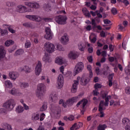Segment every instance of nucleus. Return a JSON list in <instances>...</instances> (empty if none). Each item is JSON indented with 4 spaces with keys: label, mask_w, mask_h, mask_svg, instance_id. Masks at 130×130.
<instances>
[{
    "label": "nucleus",
    "mask_w": 130,
    "mask_h": 130,
    "mask_svg": "<svg viewBox=\"0 0 130 130\" xmlns=\"http://www.w3.org/2000/svg\"><path fill=\"white\" fill-rule=\"evenodd\" d=\"M9 93L14 96H22V95H23L22 92H20L15 88H13L11 91H9Z\"/></svg>",
    "instance_id": "nucleus-14"
},
{
    "label": "nucleus",
    "mask_w": 130,
    "mask_h": 130,
    "mask_svg": "<svg viewBox=\"0 0 130 130\" xmlns=\"http://www.w3.org/2000/svg\"><path fill=\"white\" fill-rule=\"evenodd\" d=\"M59 70L60 73H61V74H62L63 75H64V74L63 73V71H64V67H63V66H61Z\"/></svg>",
    "instance_id": "nucleus-55"
},
{
    "label": "nucleus",
    "mask_w": 130,
    "mask_h": 130,
    "mask_svg": "<svg viewBox=\"0 0 130 130\" xmlns=\"http://www.w3.org/2000/svg\"><path fill=\"white\" fill-rule=\"evenodd\" d=\"M23 53H24V50L23 49H18L15 52L14 55L15 56H18V55H21Z\"/></svg>",
    "instance_id": "nucleus-30"
},
{
    "label": "nucleus",
    "mask_w": 130,
    "mask_h": 130,
    "mask_svg": "<svg viewBox=\"0 0 130 130\" xmlns=\"http://www.w3.org/2000/svg\"><path fill=\"white\" fill-rule=\"evenodd\" d=\"M107 53L106 52V51H103L102 52V53H101L102 56H104V57L106 56Z\"/></svg>",
    "instance_id": "nucleus-64"
},
{
    "label": "nucleus",
    "mask_w": 130,
    "mask_h": 130,
    "mask_svg": "<svg viewBox=\"0 0 130 130\" xmlns=\"http://www.w3.org/2000/svg\"><path fill=\"white\" fill-rule=\"evenodd\" d=\"M74 118L75 117H74V115H71L68 118V119L69 120H74Z\"/></svg>",
    "instance_id": "nucleus-63"
},
{
    "label": "nucleus",
    "mask_w": 130,
    "mask_h": 130,
    "mask_svg": "<svg viewBox=\"0 0 130 130\" xmlns=\"http://www.w3.org/2000/svg\"><path fill=\"white\" fill-rule=\"evenodd\" d=\"M122 122L124 125H129V124H130L129 119L127 118H124Z\"/></svg>",
    "instance_id": "nucleus-34"
},
{
    "label": "nucleus",
    "mask_w": 130,
    "mask_h": 130,
    "mask_svg": "<svg viewBox=\"0 0 130 130\" xmlns=\"http://www.w3.org/2000/svg\"><path fill=\"white\" fill-rule=\"evenodd\" d=\"M124 71L126 74L130 75V65H128L127 67H126Z\"/></svg>",
    "instance_id": "nucleus-45"
},
{
    "label": "nucleus",
    "mask_w": 130,
    "mask_h": 130,
    "mask_svg": "<svg viewBox=\"0 0 130 130\" xmlns=\"http://www.w3.org/2000/svg\"><path fill=\"white\" fill-rule=\"evenodd\" d=\"M24 5L28 7L29 9L27 10V7L24 5H19L17 6L19 13H27V12H33L32 9L38 10L40 9V4L36 2H25Z\"/></svg>",
    "instance_id": "nucleus-1"
},
{
    "label": "nucleus",
    "mask_w": 130,
    "mask_h": 130,
    "mask_svg": "<svg viewBox=\"0 0 130 130\" xmlns=\"http://www.w3.org/2000/svg\"><path fill=\"white\" fill-rule=\"evenodd\" d=\"M82 12L84 16H86V17H87V18H91V15L90 14V12H89V11H88V9H87V8H83Z\"/></svg>",
    "instance_id": "nucleus-25"
},
{
    "label": "nucleus",
    "mask_w": 130,
    "mask_h": 130,
    "mask_svg": "<svg viewBox=\"0 0 130 130\" xmlns=\"http://www.w3.org/2000/svg\"><path fill=\"white\" fill-rule=\"evenodd\" d=\"M6 26L7 28L8 29L9 32L12 34L16 33V31L13 29V26L12 25H8L7 24L5 25Z\"/></svg>",
    "instance_id": "nucleus-33"
},
{
    "label": "nucleus",
    "mask_w": 130,
    "mask_h": 130,
    "mask_svg": "<svg viewBox=\"0 0 130 130\" xmlns=\"http://www.w3.org/2000/svg\"><path fill=\"white\" fill-rule=\"evenodd\" d=\"M79 128L78 127V124L77 123H75L73 125V126L70 128L71 130H77Z\"/></svg>",
    "instance_id": "nucleus-43"
},
{
    "label": "nucleus",
    "mask_w": 130,
    "mask_h": 130,
    "mask_svg": "<svg viewBox=\"0 0 130 130\" xmlns=\"http://www.w3.org/2000/svg\"><path fill=\"white\" fill-rule=\"evenodd\" d=\"M109 49H110L111 52L113 51V50H114V48L113 47V45H112L111 44L110 45H109Z\"/></svg>",
    "instance_id": "nucleus-62"
},
{
    "label": "nucleus",
    "mask_w": 130,
    "mask_h": 130,
    "mask_svg": "<svg viewBox=\"0 0 130 130\" xmlns=\"http://www.w3.org/2000/svg\"><path fill=\"white\" fill-rule=\"evenodd\" d=\"M50 100L52 101V102H54V103H55L56 101L58 100V98L57 97V95L56 94H55L54 95L51 94L50 95Z\"/></svg>",
    "instance_id": "nucleus-23"
},
{
    "label": "nucleus",
    "mask_w": 130,
    "mask_h": 130,
    "mask_svg": "<svg viewBox=\"0 0 130 130\" xmlns=\"http://www.w3.org/2000/svg\"><path fill=\"white\" fill-rule=\"evenodd\" d=\"M67 61L64 60L62 58H56L55 60V63L57 64H63V63H66Z\"/></svg>",
    "instance_id": "nucleus-21"
},
{
    "label": "nucleus",
    "mask_w": 130,
    "mask_h": 130,
    "mask_svg": "<svg viewBox=\"0 0 130 130\" xmlns=\"http://www.w3.org/2000/svg\"><path fill=\"white\" fill-rule=\"evenodd\" d=\"M84 69V64L82 62H78L76 66L74 69V73L75 75L81 73Z\"/></svg>",
    "instance_id": "nucleus-8"
},
{
    "label": "nucleus",
    "mask_w": 130,
    "mask_h": 130,
    "mask_svg": "<svg viewBox=\"0 0 130 130\" xmlns=\"http://www.w3.org/2000/svg\"><path fill=\"white\" fill-rule=\"evenodd\" d=\"M91 25L93 26V28H95L96 27V22H95V19H92L91 20Z\"/></svg>",
    "instance_id": "nucleus-51"
},
{
    "label": "nucleus",
    "mask_w": 130,
    "mask_h": 130,
    "mask_svg": "<svg viewBox=\"0 0 130 130\" xmlns=\"http://www.w3.org/2000/svg\"><path fill=\"white\" fill-rule=\"evenodd\" d=\"M14 41L12 40H7L5 43V46L9 47L10 45H13L14 44Z\"/></svg>",
    "instance_id": "nucleus-32"
},
{
    "label": "nucleus",
    "mask_w": 130,
    "mask_h": 130,
    "mask_svg": "<svg viewBox=\"0 0 130 130\" xmlns=\"http://www.w3.org/2000/svg\"><path fill=\"white\" fill-rule=\"evenodd\" d=\"M31 46V43L29 41H26L25 44V48H29Z\"/></svg>",
    "instance_id": "nucleus-46"
},
{
    "label": "nucleus",
    "mask_w": 130,
    "mask_h": 130,
    "mask_svg": "<svg viewBox=\"0 0 130 130\" xmlns=\"http://www.w3.org/2000/svg\"><path fill=\"white\" fill-rule=\"evenodd\" d=\"M42 71V63H41V61H38V63L36 64V67L35 68V75L36 76H39Z\"/></svg>",
    "instance_id": "nucleus-10"
},
{
    "label": "nucleus",
    "mask_w": 130,
    "mask_h": 130,
    "mask_svg": "<svg viewBox=\"0 0 130 130\" xmlns=\"http://www.w3.org/2000/svg\"><path fill=\"white\" fill-rule=\"evenodd\" d=\"M44 117H45V114L42 113L40 117V121H43V120L44 119Z\"/></svg>",
    "instance_id": "nucleus-50"
},
{
    "label": "nucleus",
    "mask_w": 130,
    "mask_h": 130,
    "mask_svg": "<svg viewBox=\"0 0 130 130\" xmlns=\"http://www.w3.org/2000/svg\"><path fill=\"white\" fill-rule=\"evenodd\" d=\"M44 48L49 53H52V52H54L55 47L53 44L49 42H46L44 45Z\"/></svg>",
    "instance_id": "nucleus-4"
},
{
    "label": "nucleus",
    "mask_w": 130,
    "mask_h": 130,
    "mask_svg": "<svg viewBox=\"0 0 130 130\" xmlns=\"http://www.w3.org/2000/svg\"><path fill=\"white\" fill-rule=\"evenodd\" d=\"M104 22L105 24H110L111 23V21H110L108 19H105V20H104Z\"/></svg>",
    "instance_id": "nucleus-58"
},
{
    "label": "nucleus",
    "mask_w": 130,
    "mask_h": 130,
    "mask_svg": "<svg viewBox=\"0 0 130 130\" xmlns=\"http://www.w3.org/2000/svg\"><path fill=\"white\" fill-rule=\"evenodd\" d=\"M125 92L126 94H128V95H129L130 94V87H127L125 88Z\"/></svg>",
    "instance_id": "nucleus-56"
},
{
    "label": "nucleus",
    "mask_w": 130,
    "mask_h": 130,
    "mask_svg": "<svg viewBox=\"0 0 130 130\" xmlns=\"http://www.w3.org/2000/svg\"><path fill=\"white\" fill-rule=\"evenodd\" d=\"M43 20L45 22H51L52 21V19L49 18H44Z\"/></svg>",
    "instance_id": "nucleus-52"
},
{
    "label": "nucleus",
    "mask_w": 130,
    "mask_h": 130,
    "mask_svg": "<svg viewBox=\"0 0 130 130\" xmlns=\"http://www.w3.org/2000/svg\"><path fill=\"white\" fill-rule=\"evenodd\" d=\"M80 79H81L80 77H77L76 80L74 81V84H73L71 89L72 93H76V92H77V89L78 88V85H79V81H80Z\"/></svg>",
    "instance_id": "nucleus-12"
},
{
    "label": "nucleus",
    "mask_w": 130,
    "mask_h": 130,
    "mask_svg": "<svg viewBox=\"0 0 130 130\" xmlns=\"http://www.w3.org/2000/svg\"><path fill=\"white\" fill-rule=\"evenodd\" d=\"M111 11V13L114 15H116V14H117V10L115 8H113Z\"/></svg>",
    "instance_id": "nucleus-49"
},
{
    "label": "nucleus",
    "mask_w": 130,
    "mask_h": 130,
    "mask_svg": "<svg viewBox=\"0 0 130 130\" xmlns=\"http://www.w3.org/2000/svg\"><path fill=\"white\" fill-rule=\"evenodd\" d=\"M43 60L45 62H50V61H51V59L48 54H45L43 58Z\"/></svg>",
    "instance_id": "nucleus-24"
},
{
    "label": "nucleus",
    "mask_w": 130,
    "mask_h": 130,
    "mask_svg": "<svg viewBox=\"0 0 130 130\" xmlns=\"http://www.w3.org/2000/svg\"><path fill=\"white\" fill-rule=\"evenodd\" d=\"M45 31L46 33L44 36L45 39H47V40H51V39H52V37L53 36V34L50 28L48 27H46Z\"/></svg>",
    "instance_id": "nucleus-7"
},
{
    "label": "nucleus",
    "mask_w": 130,
    "mask_h": 130,
    "mask_svg": "<svg viewBox=\"0 0 130 130\" xmlns=\"http://www.w3.org/2000/svg\"><path fill=\"white\" fill-rule=\"evenodd\" d=\"M45 92H46V87L45 85L43 83L39 84L38 85V91L36 94L38 97H42L45 95Z\"/></svg>",
    "instance_id": "nucleus-3"
},
{
    "label": "nucleus",
    "mask_w": 130,
    "mask_h": 130,
    "mask_svg": "<svg viewBox=\"0 0 130 130\" xmlns=\"http://www.w3.org/2000/svg\"><path fill=\"white\" fill-rule=\"evenodd\" d=\"M60 42L61 43H62V44H67L68 42H69V37H68V35H64L63 36H62L61 37Z\"/></svg>",
    "instance_id": "nucleus-17"
},
{
    "label": "nucleus",
    "mask_w": 130,
    "mask_h": 130,
    "mask_svg": "<svg viewBox=\"0 0 130 130\" xmlns=\"http://www.w3.org/2000/svg\"><path fill=\"white\" fill-rule=\"evenodd\" d=\"M96 5H91L90 7V9H91V10H93V11H95V10L97 9V7L96 6Z\"/></svg>",
    "instance_id": "nucleus-57"
},
{
    "label": "nucleus",
    "mask_w": 130,
    "mask_h": 130,
    "mask_svg": "<svg viewBox=\"0 0 130 130\" xmlns=\"http://www.w3.org/2000/svg\"><path fill=\"white\" fill-rule=\"evenodd\" d=\"M78 56L79 53L76 51H71L68 54V57L71 59H76Z\"/></svg>",
    "instance_id": "nucleus-13"
},
{
    "label": "nucleus",
    "mask_w": 130,
    "mask_h": 130,
    "mask_svg": "<svg viewBox=\"0 0 130 130\" xmlns=\"http://www.w3.org/2000/svg\"><path fill=\"white\" fill-rule=\"evenodd\" d=\"M56 48L57 50H59L61 51H63V50H64V48L62 47V46L59 44H57L56 45Z\"/></svg>",
    "instance_id": "nucleus-39"
},
{
    "label": "nucleus",
    "mask_w": 130,
    "mask_h": 130,
    "mask_svg": "<svg viewBox=\"0 0 130 130\" xmlns=\"http://www.w3.org/2000/svg\"><path fill=\"white\" fill-rule=\"evenodd\" d=\"M78 101H79V98H78V96H75L68 100L67 101V104L70 105H73V103L78 102Z\"/></svg>",
    "instance_id": "nucleus-19"
},
{
    "label": "nucleus",
    "mask_w": 130,
    "mask_h": 130,
    "mask_svg": "<svg viewBox=\"0 0 130 130\" xmlns=\"http://www.w3.org/2000/svg\"><path fill=\"white\" fill-rule=\"evenodd\" d=\"M57 87L58 89H61V87L63 86V76L60 74L57 80Z\"/></svg>",
    "instance_id": "nucleus-11"
},
{
    "label": "nucleus",
    "mask_w": 130,
    "mask_h": 130,
    "mask_svg": "<svg viewBox=\"0 0 130 130\" xmlns=\"http://www.w3.org/2000/svg\"><path fill=\"white\" fill-rule=\"evenodd\" d=\"M24 72L26 73H30L31 72V68H30L28 66H25L24 67Z\"/></svg>",
    "instance_id": "nucleus-44"
},
{
    "label": "nucleus",
    "mask_w": 130,
    "mask_h": 130,
    "mask_svg": "<svg viewBox=\"0 0 130 130\" xmlns=\"http://www.w3.org/2000/svg\"><path fill=\"white\" fill-rule=\"evenodd\" d=\"M102 85H101V84L99 83H96L94 85V88L96 90H98V89H100L101 88H102Z\"/></svg>",
    "instance_id": "nucleus-48"
},
{
    "label": "nucleus",
    "mask_w": 130,
    "mask_h": 130,
    "mask_svg": "<svg viewBox=\"0 0 130 130\" xmlns=\"http://www.w3.org/2000/svg\"><path fill=\"white\" fill-rule=\"evenodd\" d=\"M89 39L91 43H95L96 42V40H97V39H96V37H94L93 38V39H91V37H89Z\"/></svg>",
    "instance_id": "nucleus-54"
},
{
    "label": "nucleus",
    "mask_w": 130,
    "mask_h": 130,
    "mask_svg": "<svg viewBox=\"0 0 130 130\" xmlns=\"http://www.w3.org/2000/svg\"><path fill=\"white\" fill-rule=\"evenodd\" d=\"M0 33L2 36H4V35L8 34V30L6 29H2V28H0Z\"/></svg>",
    "instance_id": "nucleus-41"
},
{
    "label": "nucleus",
    "mask_w": 130,
    "mask_h": 130,
    "mask_svg": "<svg viewBox=\"0 0 130 130\" xmlns=\"http://www.w3.org/2000/svg\"><path fill=\"white\" fill-rule=\"evenodd\" d=\"M107 96V93H104L102 94V98L103 99H105V98H106L105 102H106V98H107V97H109V96L111 97V98L109 99V101L110 100V99H111V96H110V95H108Z\"/></svg>",
    "instance_id": "nucleus-47"
},
{
    "label": "nucleus",
    "mask_w": 130,
    "mask_h": 130,
    "mask_svg": "<svg viewBox=\"0 0 130 130\" xmlns=\"http://www.w3.org/2000/svg\"><path fill=\"white\" fill-rule=\"evenodd\" d=\"M44 9L46 12H49L51 10V6L49 4H44Z\"/></svg>",
    "instance_id": "nucleus-31"
},
{
    "label": "nucleus",
    "mask_w": 130,
    "mask_h": 130,
    "mask_svg": "<svg viewBox=\"0 0 130 130\" xmlns=\"http://www.w3.org/2000/svg\"><path fill=\"white\" fill-rule=\"evenodd\" d=\"M67 20H68L67 16L62 15L56 16L55 18L56 23L60 25H64L65 24H67Z\"/></svg>",
    "instance_id": "nucleus-5"
},
{
    "label": "nucleus",
    "mask_w": 130,
    "mask_h": 130,
    "mask_svg": "<svg viewBox=\"0 0 130 130\" xmlns=\"http://www.w3.org/2000/svg\"><path fill=\"white\" fill-rule=\"evenodd\" d=\"M24 110V107H22L21 106H18L16 107V112L17 113H22Z\"/></svg>",
    "instance_id": "nucleus-28"
},
{
    "label": "nucleus",
    "mask_w": 130,
    "mask_h": 130,
    "mask_svg": "<svg viewBox=\"0 0 130 130\" xmlns=\"http://www.w3.org/2000/svg\"><path fill=\"white\" fill-rule=\"evenodd\" d=\"M113 77H114V74H111L109 75V81H112L113 79Z\"/></svg>",
    "instance_id": "nucleus-53"
},
{
    "label": "nucleus",
    "mask_w": 130,
    "mask_h": 130,
    "mask_svg": "<svg viewBox=\"0 0 130 130\" xmlns=\"http://www.w3.org/2000/svg\"><path fill=\"white\" fill-rule=\"evenodd\" d=\"M25 18L32 21L40 22V21H41V17L38 15H27L25 16Z\"/></svg>",
    "instance_id": "nucleus-9"
},
{
    "label": "nucleus",
    "mask_w": 130,
    "mask_h": 130,
    "mask_svg": "<svg viewBox=\"0 0 130 130\" xmlns=\"http://www.w3.org/2000/svg\"><path fill=\"white\" fill-rule=\"evenodd\" d=\"M15 105L16 103L15 102V101L14 100H10L5 103L4 105V107H5L6 109H8V110L9 111L13 110Z\"/></svg>",
    "instance_id": "nucleus-6"
},
{
    "label": "nucleus",
    "mask_w": 130,
    "mask_h": 130,
    "mask_svg": "<svg viewBox=\"0 0 130 130\" xmlns=\"http://www.w3.org/2000/svg\"><path fill=\"white\" fill-rule=\"evenodd\" d=\"M87 59L89 62H92V61H93V57H92V56H88L87 57Z\"/></svg>",
    "instance_id": "nucleus-60"
},
{
    "label": "nucleus",
    "mask_w": 130,
    "mask_h": 130,
    "mask_svg": "<svg viewBox=\"0 0 130 130\" xmlns=\"http://www.w3.org/2000/svg\"><path fill=\"white\" fill-rule=\"evenodd\" d=\"M4 127H7V129L9 130H13V128H12V125H10L9 124H8L7 123H4L3 124Z\"/></svg>",
    "instance_id": "nucleus-37"
},
{
    "label": "nucleus",
    "mask_w": 130,
    "mask_h": 130,
    "mask_svg": "<svg viewBox=\"0 0 130 130\" xmlns=\"http://www.w3.org/2000/svg\"><path fill=\"white\" fill-rule=\"evenodd\" d=\"M6 109L4 108L0 109V114L3 113H6Z\"/></svg>",
    "instance_id": "nucleus-61"
},
{
    "label": "nucleus",
    "mask_w": 130,
    "mask_h": 130,
    "mask_svg": "<svg viewBox=\"0 0 130 130\" xmlns=\"http://www.w3.org/2000/svg\"><path fill=\"white\" fill-rule=\"evenodd\" d=\"M19 85L21 89H25V88H28L29 87V84L26 82H20Z\"/></svg>",
    "instance_id": "nucleus-29"
},
{
    "label": "nucleus",
    "mask_w": 130,
    "mask_h": 130,
    "mask_svg": "<svg viewBox=\"0 0 130 130\" xmlns=\"http://www.w3.org/2000/svg\"><path fill=\"white\" fill-rule=\"evenodd\" d=\"M47 109V104L45 103L43 104L42 107L40 108L41 111H45Z\"/></svg>",
    "instance_id": "nucleus-40"
},
{
    "label": "nucleus",
    "mask_w": 130,
    "mask_h": 130,
    "mask_svg": "<svg viewBox=\"0 0 130 130\" xmlns=\"http://www.w3.org/2000/svg\"><path fill=\"white\" fill-rule=\"evenodd\" d=\"M107 128V125L105 124H100L98 127V130H105Z\"/></svg>",
    "instance_id": "nucleus-35"
},
{
    "label": "nucleus",
    "mask_w": 130,
    "mask_h": 130,
    "mask_svg": "<svg viewBox=\"0 0 130 130\" xmlns=\"http://www.w3.org/2000/svg\"><path fill=\"white\" fill-rule=\"evenodd\" d=\"M9 77L13 81H15L19 77V73L17 72H10L9 73Z\"/></svg>",
    "instance_id": "nucleus-20"
},
{
    "label": "nucleus",
    "mask_w": 130,
    "mask_h": 130,
    "mask_svg": "<svg viewBox=\"0 0 130 130\" xmlns=\"http://www.w3.org/2000/svg\"><path fill=\"white\" fill-rule=\"evenodd\" d=\"M87 103H88V101L87 100H82L77 103L76 106L77 107H79V106L81 105V107L84 109L85 106L87 105Z\"/></svg>",
    "instance_id": "nucleus-15"
},
{
    "label": "nucleus",
    "mask_w": 130,
    "mask_h": 130,
    "mask_svg": "<svg viewBox=\"0 0 130 130\" xmlns=\"http://www.w3.org/2000/svg\"><path fill=\"white\" fill-rule=\"evenodd\" d=\"M87 69L88 71H89L90 78H92V77H93V73H92V71H91L92 66H91V65H87Z\"/></svg>",
    "instance_id": "nucleus-36"
},
{
    "label": "nucleus",
    "mask_w": 130,
    "mask_h": 130,
    "mask_svg": "<svg viewBox=\"0 0 130 130\" xmlns=\"http://www.w3.org/2000/svg\"><path fill=\"white\" fill-rule=\"evenodd\" d=\"M117 2L119 3L121 2V3H123L125 6H128V5H129V2H128L127 0H117Z\"/></svg>",
    "instance_id": "nucleus-42"
},
{
    "label": "nucleus",
    "mask_w": 130,
    "mask_h": 130,
    "mask_svg": "<svg viewBox=\"0 0 130 130\" xmlns=\"http://www.w3.org/2000/svg\"><path fill=\"white\" fill-rule=\"evenodd\" d=\"M78 48L80 51H84L86 48V45L83 43H80L78 45Z\"/></svg>",
    "instance_id": "nucleus-27"
},
{
    "label": "nucleus",
    "mask_w": 130,
    "mask_h": 130,
    "mask_svg": "<svg viewBox=\"0 0 130 130\" xmlns=\"http://www.w3.org/2000/svg\"><path fill=\"white\" fill-rule=\"evenodd\" d=\"M111 96H109L106 99V102L104 101H101L100 103V105L99 106V110L100 112V113L98 114V116L100 117H104V113L103 112L104 110L103 109V106H105L106 107L109 105V99H110Z\"/></svg>",
    "instance_id": "nucleus-2"
},
{
    "label": "nucleus",
    "mask_w": 130,
    "mask_h": 130,
    "mask_svg": "<svg viewBox=\"0 0 130 130\" xmlns=\"http://www.w3.org/2000/svg\"><path fill=\"white\" fill-rule=\"evenodd\" d=\"M80 82H81V84L82 86H86L87 85V84H88V80L87 79H81Z\"/></svg>",
    "instance_id": "nucleus-38"
},
{
    "label": "nucleus",
    "mask_w": 130,
    "mask_h": 130,
    "mask_svg": "<svg viewBox=\"0 0 130 130\" xmlns=\"http://www.w3.org/2000/svg\"><path fill=\"white\" fill-rule=\"evenodd\" d=\"M93 95L94 96H97L99 94V92H98V89H96L95 90H93Z\"/></svg>",
    "instance_id": "nucleus-59"
},
{
    "label": "nucleus",
    "mask_w": 130,
    "mask_h": 130,
    "mask_svg": "<svg viewBox=\"0 0 130 130\" xmlns=\"http://www.w3.org/2000/svg\"><path fill=\"white\" fill-rule=\"evenodd\" d=\"M5 86L6 90H8V89H11L13 88V83L10 80H6L5 81Z\"/></svg>",
    "instance_id": "nucleus-18"
},
{
    "label": "nucleus",
    "mask_w": 130,
    "mask_h": 130,
    "mask_svg": "<svg viewBox=\"0 0 130 130\" xmlns=\"http://www.w3.org/2000/svg\"><path fill=\"white\" fill-rule=\"evenodd\" d=\"M6 56V50L3 46H0V60L4 58Z\"/></svg>",
    "instance_id": "nucleus-16"
},
{
    "label": "nucleus",
    "mask_w": 130,
    "mask_h": 130,
    "mask_svg": "<svg viewBox=\"0 0 130 130\" xmlns=\"http://www.w3.org/2000/svg\"><path fill=\"white\" fill-rule=\"evenodd\" d=\"M23 26L24 27H25L26 28H30V29H34L35 28V26H34V25H33V23L31 22H25L23 23Z\"/></svg>",
    "instance_id": "nucleus-22"
},
{
    "label": "nucleus",
    "mask_w": 130,
    "mask_h": 130,
    "mask_svg": "<svg viewBox=\"0 0 130 130\" xmlns=\"http://www.w3.org/2000/svg\"><path fill=\"white\" fill-rule=\"evenodd\" d=\"M31 120H33V121L39 120V114L33 113L31 116Z\"/></svg>",
    "instance_id": "nucleus-26"
}]
</instances>
